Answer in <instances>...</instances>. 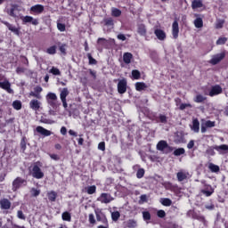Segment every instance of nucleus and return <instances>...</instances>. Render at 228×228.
<instances>
[{"instance_id":"nucleus-1","label":"nucleus","mask_w":228,"mask_h":228,"mask_svg":"<svg viewBox=\"0 0 228 228\" xmlns=\"http://www.w3.org/2000/svg\"><path fill=\"white\" fill-rule=\"evenodd\" d=\"M0 88H2V90H5L7 94H14L13 89H12V84L10 83V80L2 74H0Z\"/></svg>"},{"instance_id":"nucleus-2","label":"nucleus","mask_w":228,"mask_h":228,"mask_svg":"<svg viewBox=\"0 0 228 228\" xmlns=\"http://www.w3.org/2000/svg\"><path fill=\"white\" fill-rule=\"evenodd\" d=\"M40 167H42V162L37 161L32 167V177L35 179H44V172H42Z\"/></svg>"},{"instance_id":"nucleus-3","label":"nucleus","mask_w":228,"mask_h":228,"mask_svg":"<svg viewBox=\"0 0 228 228\" xmlns=\"http://www.w3.org/2000/svg\"><path fill=\"white\" fill-rule=\"evenodd\" d=\"M46 102L51 108L56 110L60 104L58 103V96L54 93H48L46 94Z\"/></svg>"},{"instance_id":"nucleus-4","label":"nucleus","mask_w":228,"mask_h":228,"mask_svg":"<svg viewBox=\"0 0 228 228\" xmlns=\"http://www.w3.org/2000/svg\"><path fill=\"white\" fill-rule=\"evenodd\" d=\"M157 151H160V152H163L164 154H168L174 151V148L169 146L167 141L162 140L158 142Z\"/></svg>"},{"instance_id":"nucleus-5","label":"nucleus","mask_w":228,"mask_h":228,"mask_svg":"<svg viewBox=\"0 0 228 228\" xmlns=\"http://www.w3.org/2000/svg\"><path fill=\"white\" fill-rule=\"evenodd\" d=\"M28 184V182L26 179H23L22 177H16L12 181V191H17V190L22 188V186H26Z\"/></svg>"},{"instance_id":"nucleus-6","label":"nucleus","mask_w":228,"mask_h":228,"mask_svg":"<svg viewBox=\"0 0 228 228\" xmlns=\"http://www.w3.org/2000/svg\"><path fill=\"white\" fill-rule=\"evenodd\" d=\"M98 202H101L102 204H110V202H113L115 199L111 194L108 192H102L100 197L97 198Z\"/></svg>"},{"instance_id":"nucleus-7","label":"nucleus","mask_w":228,"mask_h":228,"mask_svg":"<svg viewBox=\"0 0 228 228\" xmlns=\"http://www.w3.org/2000/svg\"><path fill=\"white\" fill-rule=\"evenodd\" d=\"M225 58V52H223L221 53H216L212 56L211 60L208 61L210 65H218L222 60Z\"/></svg>"},{"instance_id":"nucleus-8","label":"nucleus","mask_w":228,"mask_h":228,"mask_svg":"<svg viewBox=\"0 0 228 228\" xmlns=\"http://www.w3.org/2000/svg\"><path fill=\"white\" fill-rule=\"evenodd\" d=\"M118 92L121 94H126V92H127V79L123 78L118 80Z\"/></svg>"},{"instance_id":"nucleus-9","label":"nucleus","mask_w":228,"mask_h":228,"mask_svg":"<svg viewBox=\"0 0 228 228\" xmlns=\"http://www.w3.org/2000/svg\"><path fill=\"white\" fill-rule=\"evenodd\" d=\"M201 195L205 197H211L215 193V189L211 185H205L203 189L200 190Z\"/></svg>"},{"instance_id":"nucleus-10","label":"nucleus","mask_w":228,"mask_h":228,"mask_svg":"<svg viewBox=\"0 0 228 228\" xmlns=\"http://www.w3.org/2000/svg\"><path fill=\"white\" fill-rule=\"evenodd\" d=\"M17 12H19V5L18 4H12L11 8L6 9V13L9 14L10 17L16 18Z\"/></svg>"},{"instance_id":"nucleus-11","label":"nucleus","mask_w":228,"mask_h":228,"mask_svg":"<svg viewBox=\"0 0 228 228\" xmlns=\"http://www.w3.org/2000/svg\"><path fill=\"white\" fill-rule=\"evenodd\" d=\"M190 177V173L188 171L181 170L176 174V178L179 183H183V181H186Z\"/></svg>"},{"instance_id":"nucleus-12","label":"nucleus","mask_w":228,"mask_h":228,"mask_svg":"<svg viewBox=\"0 0 228 228\" xmlns=\"http://www.w3.org/2000/svg\"><path fill=\"white\" fill-rule=\"evenodd\" d=\"M23 24H32L33 26H38V19L33 18V16H25L22 19Z\"/></svg>"},{"instance_id":"nucleus-13","label":"nucleus","mask_w":228,"mask_h":228,"mask_svg":"<svg viewBox=\"0 0 228 228\" xmlns=\"http://www.w3.org/2000/svg\"><path fill=\"white\" fill-rule=\"evenodd\" d=\"M2 24H4V26H6V28H8L9 31H12V33H14V35H20V30L16 28L15 26L12 25L10 22L8 21H2Z\"/></svg>"},{"instance_id":"nucleus-14","label":"nucleus","mask_w":228,"mask_h":228,"mask_svg":"<svg viewBox=\"0 0 228 228\" xmlns=\"http://www.w3.org/2000/svg\"><path fill=\"white\" fill-rule=\"evenodd\" d=\"M222 94V86L216 85L212 86L211 90L208 93L210 97H215V95H220Z\"/></svg>"},{"instance_id":"nucleus-15","label":"nucleus","mask_w":228,"mask_h":228,"mask_svg":"<svg viewBox=\"0 0 228 228\" xmlns=\"http://www.w3.org/2000/svg\"><path fill=\"white\" fill-rule=\"evenodd\" d=\"M97 222H101L103 225H109L108 218H106V215L102 212H95Z\"/></svg>"},{"instance_id":"nucleus-16","label":"nucleus","mask_w":228,"mask_h":228,"mask_svg":"<svg viewBox=\"0 0 228 228\" xmlns=\"http://www.w3.org/2000/svg\"><path fill=\"white\" fill-rule=\"evenodd\" d=\"M172 35L175 39L179 37V22L177 20H175L172 24Z\"/></svg>"},{"instance_id":"nucleus-17","label":"nucleus","mask_w":228,"mask_h":228,"mask_svg":"<svg viewBox=\"0 0 228 228\" xmlns=\"http://www.w3.org/2000/svg\"><path fill=\"white\" fill-rule=\"evenodd\" d=\"M31 13H36L39 15L40 13L44 12V5L42 4H36L30 7Z\"/></svg>"},{"instance_id":"nucleus-18","label":"nucleus","mask_w":228,"mask_h":228,"mask_svg":"<svg viewBox=\"0 0 228 228\" xmlns=\"http://www.w3.org/2000/svg\"><path fill=\"white\" fill-rule=\"evenodd\" d=\"M36 131L37 133H39V134H42L43 136H51V134H53L51 131L44 128L43 126H37Z\"/></svg>"},{"instance_id":"nucleus-19","label":"nucleus","mask_w":228,"mask_h":228,"mask_svg":"<svg viewBox=\"0 0 228 228\" xmlns=\"http://www.w3.org/2000/svg\"><path fill=\"white\" fill-rule=\"evenodd\" d=\"M137 33L140 37H145L147 35V27L144 24L137 25Z\"/></svg>"},{"instance_id":"nucleus-20","label":"nucleus","mask_w":228,"mask_h":228,"mask_svg":"<svg viewBox=\"0 0 228 228\" xmlns=\"http://www.w3.org/2000/svg\"><path fill=\"white\" fill-rule=\"evenodd\" d=\"M97 191V186L95 185H88L84 188V192L87 193V195H94Z\"/></svg>"},{"instance_id":"nucleus-21","label":"nucleus","mask_w":228,"mask_h":228,"mask_svg":"<svg viewBox=\"0 0 228 228\" xmlns=\"http://www.w3.org/2000/svg\"><path fill=\"white\" fill-rule=\"evenodd\" d=\"M191 129L193 133H199V131H200V122H199V119L195 118L192 120Z\"/></svg>"},{"instance_id":"nucleus-22","label":"nucleus","mask_w":228,"mask_h":228,"mask_svg":"<svg viewBox=\"0 0 228 228\" xmlns=\"http://www.w3.org/2000/svg\"><path fill=\"white\" fill-rule=\"evenodd\" d=\"M154 33L159 40L163 41V40H165V38H167V34L165 33V31H163L159 28L155 29Z\"/></svg>"},{"instance_id":"nucleus-23","label":"nucleus","mask_w":228,"mask_h":228,"mask_svg":"<svg viewBox=\"0 0 228 228\" xmlns=\"http://www.w3.org/2000/svg\"><path fill=\"white\" fill-rule=\"evenodd\" d=\"M29 106L34 111H38V110H40V102H38V100H31Z\"/></svg>"},{"instance_id":"nucleus-24","label":"nucleus","mask_w":228,"mask_h":228,"mask_svg":"<svg viewBox=\"0 0 228 228\" xmlns=\"http://www.w3.org/2000/svg\"><path fill=\"white\" fill-rule=\"evenodd\" d=\"M0 206H1L2 209H10V208H12V203L10 202L9 200L3 199L0 201Z\"/></svg>"},{"instance_id":"nucleus-25","label":"nucleus","mask_w":228,"mask_h":228,"mask_svg":"<svg viewBox=\"0 0 228 228\" xmlns=\"http://www.w3.org/2000/svg\"><path fill=\"white\" fill-rule=\"evenodd\" d=\"M133 60V53H125L123 54V61L126 63V65H129Z\"/></svg>"},{"instance_id":"nucleus-26","label":"nucleus","mask_w":228,"mask_h":228,"mask_svg":"<svg viewBox=\"0 0 228 228\" xmlns=\"http://www.w3.org/2000/svg\"><path fill=\"white\" fill-rule=\"evenodd\" d=\"M215 151H217L219 154H224V152H227L228 151V145L227 144H222L219 146H215L214 147Z\"/></svg>"},{"instance_id":"nucleus-27","label":"nucleus","mask_w":228,"mask_h":228,"mask_svg":"<svg viewBox=\"0 0 228 228\" xmlns=\"http://www.w3.org/2000/svg\"><path fill=\"white\" fill-rule=\"evenodd\" d=\"M202 6H204L202 0H193L191 2L192 10H197L199 8H202Z\"/></svg>"},{"instance_id":"nucleus-28","label":"nucleus","mask_w":228,"mask_h":228,"mask_svg":"<svg viewBox=\"0 0 228 228\" xmlns=\"http://www.w3.org/2000/svg\"><path fill=\"white\" fill-rule=\"evenodd\" d=\"M46 195L50 202H56V198L58 197V193L56 191H50Z\"/></svg>"},{"instance_id":"nucleus-29","label":"nucleus","mask_w":228,"mask_h":228,"mask_svg":"<svg viewBox=\"0 0 228 228\" xmlns=\"http://www.w3.org/2000/svg\"><path fill=\"white\" fill-rule=\"evenodd\" d=\"M69 88L64 87L60 93V99L61 101H67V97L69 96Z\"/></svg>"},{"instance_id":"nucleus-30","label":"nucleus","mask_w":228,"mask_h":228,"mask_svg":"<svg viewBox=\"0 0 228 228\" xmlns=\"http://www.w3.org/2000/svg\"><path fill=\"white\" fill-rule=\"evenodd\" d=\"M147 88H148L147 84H145L143 82L135 83V90H137V92H142V90H147Z\"/></svg>"},{"instance_id":"nucleus-31","label":"nucleus","mask_w":228,"mask_h":228,"mask_svg":"<svg viewBox=\"0 0 228 228\" xmlns=\"http://www.w3.org/2000/svg\"><path fill=\"white\" fill-rule=\"evenodd\" d=\"M157 122H160V124H167L168 122V118L164 114H159L156 118Z\"/></svg>"},{"instance_id":"nucleus-32","label":"nucleus","mask_w":228,"mask_h":228,"mask_svg":"<svg viewBox=\"0 0 228 228\" xmlns=\"http://www.w3.org/2000/svg\"><path fill=\"white\" fill-rule=\"evenodd\" d=\"M194 26L198 29H200V28H203L204 26V20H202V18H196L194 20Z\"/></svg>"},{"instance_id":"nucleus-33","label":"nucleus","mask_w":228,"mask_h":228,"mask_svg":"<svg viewBox=\"0 0 228 228\" xmlns=\"http://www.w3.org/2000/svg\"><path fill=\"white\" fill-rule=\"evenodd\" d=\"M61 218L64 222H71L72 220V216L69 212H63L61 215Z\"/></svg>"},{"instance_id":"nucleus-34","label":"nucleus","mask_w":228,"mask_h":228,"mask_svg":"<svg viewBox=\"0 0 228 228\" xmlns=\"http://www.w3.org/2000/svg\"><path fill=\"white\" fill-rule=\"evenodd\" d=\"M12 108L17 111H19L20 110H22V102L19 100L12 102Z\"/></svg>"},{"instance_id":"nucleus-35","label":"nucleus","mask_w":228,"mask_h":228,"mask_svg":"<svg viewBox=\"0 0 228 228\" xmlns=\"http://www.w3.org/2000/svg\"><path fill=\"white\" fill-rule=\"evenodd\" d=\"M160 203L162 206H166L167 208L172 206V200L167 199V198H163L160 200Z\"/></svg>"},{"instance_id":"nucleus-36","label":"nucleus","mask_w":228,"mask_h":228,"mask_svg":"<svg viewBox=\"0 0 228 228\" xmlns=\"http://www.w3.org/2000/svg\"><path fill=\"white\" fill-rule=\"evenodd\" d=\"M137 225H138V224L134 219H130L126 222V227H128V228H136Z\"/></svg>"},{"instance_id":"nucleus-37","label":"nucleus","mask_w":228,"mask_h":228,"mask_svg":"<svg viewBox=\"0 0 228 228\" xmlns=\"http://www.w3.org/2000/svg\"><path fill=\"white\" fill-rule=\"evenodd\" d=\"M206 100V96L202 95V94H198L196 95V97L194 98V102H204Z\"/></svg>"},{"instance_id":"nucleus-38","label":"nucleus","mask_w":228,"mask_h":228,"mask_svg":"<svg viewBox=\"0 0 228 228\" xmlns=\"http://www.w3.org/2000/svg\"><path fill=\"white\" fill-rule=\"evenodd\" d=\"M224 24H225V20H216V28L222 29L224 28Z\"/></svg>"},{"instance_id":"nucleus-39","label":"nucleus","mask_w":228,"mask_h":228,"mask_svg":"<svg viewBox=\"0 0 228 228\" xmlns=\"http://www.w3.org/2000/svg\"><path fill=\"white\" fill-rule=\"evenodd\" d=\"M184 152H186L184 148H178L174 151V156H183V154H184Z\"/></svg>"},{"instance_id":"nucleus-40","label":"nucleus","mask_w":228,"mask_h":228,"mask_svg":"<svg viewBox=\"0 0 228 228\" xmlns=\"http://www.w3.org/2000/svg\"><path fill=\"white\" fill-rule=\"evenodd\" d=\"M50 74H53V76H61V72L56 67H52L50 69Z\"/></svg>"},{"instance_id":"nucleus-41","label":"nucleus","mask_w":228,"mask_h":228,"mask_svg":"<svg viewBox=\"0 0 228 228\" xmlns=\"http://www.w3.org/2000/svg\"><path fill=\"white\" fill-rule=\"evenodd\" d=\"M111 218L113 222H118V218H120V212L118 211L112 212Z\"/></svg>"},{"instance_id":"nucleus-42","label":"nucleus","mask_w":228,"mask_h":228,"mask_svg":"<svg viewBox=\"0 0 228 228\" xmlns=\"http://www.w3.org/2000/svg\"><path fill=\"white\" fill-rule=\"evenodd\" d=\"M111 12L113 17H120L122 15V11L118 8H112Z\"/></svg>"},{"instance_id":"nucleus-43","label":"nucleus","mask_w":228,"mask_h":228,"mask_svg":"<svg viewBox=\"0 0 228 228\" xmlns=\"http://www.w3.org/2000/svg\"><path fill=\"white\" fill-rule=\"evenodd\" d=\"M145 175V169L143 168H139L137 170V173H136V177L137 179H142V177H143Z\"/></svg>"},{"instance_id":"nucleus-44","label":"nucleus","mask_w":228,"mask_h":228,"mask_svg":"<svg viewBox=\"0 0 228 228\" xmlns=\"http://www.w3.org/2000/svg\"><path fill=\"white\" fill-rule=\"evenodd\" d=\"M208 168L211 172H220V167L215 164H209Z\"/></svg>"},{"instance_id":"nucleus-45","label":"nucleus","mask_w":228,"mask_h":228,"mask_svg":"<svg viewBox=\"0 0 228 228\" xmlns=\"http://www.w3.org/2000/svg\"><path fill=\"white\" fill-rule=\"evenodd\" d=\"M142 218H143L144 222H149V220H151V212L143 211L142 212Z\"/></svg>"},{"instance_id":"nucleus-46","label":"nucleus","mask_w":228,"mask_h":228,"mask_svg":"<svg viewBox=\"0 0 228 228\" xmlns=\"http://www.w3.org/2000/svg\"><path fill=\"white\" fill-rule=\"evenodd\" d=\"M87 58L89 61V65H97V61L92 57V53H87Z\"/></svg>"},{"instance_id":"nucleus-47","label":"nucleus","mask_w":228,"mask_h":228,"mask_svg":"<svg viewBox=\"0 0 228 228\" xmlns=\"http://www.w3.org/2000/svg\"><path fill=\"white\" fill-rule=\"evenodd\" d=\"M47 54H56V45L51 46L46 49Z\"/></svg>"},{"instance_id":"nucleus-48","label":"nucleus","mask_w":228,"mask_h":228,"mask_svg":"<svg viewBox=\"0 0 228 228\" xmlns=\"http://www.w3.org/2000/svg\"><path fill=\"white\" fill-rule=\"evenodd\" d=\"M132 76L134 79H139L141 77L140 71L138 69L132 70Z\"/></svg>"},{"instance_id":"nucleus-49","label":"nucleus","mask_w":228,"mask_h":228,"mask_svg":"<svg viewBox=\"0 0 228 228\" xmlns=\"http://www.w3.org/2000/svg\"><path fill=\"white\" fill-rule=\"evenodd\" d=\"M227 42V37H219L216 41V45H224Z\"/></svg>"},{"instance_id":"nucleus-50","label":"nucleus","mask_w":228,"mask_h":228,"mask_svg":"<svg viewBox=\"0 0 228 228\" xmlns=\"http://www.w3.org/2000/svg\"><path fill=\"white\" fill-rule=\"evenodd\" d=\"M181 135L179 136V134H176L175 142L176 143H183L184 142V135L180 134Z\"/></svg>"},{"instance_id":"nucleus-51","label":"nucleus","mask_w":228,"mask_h":228,"mask_svg":"<svg viewBox=\"0 0 228 228\" xmlns=\"http://www.w3.org/2000/svg\"><path fill=\"white\" fill-rule=\"evenodd\" d=\"M157 216L159 218H165L167 216V213L165 212V210H162V209L158 210L157 211Z\"/></svg>"},{"instance_id":"nucleus-52","label":"nucleus","mask_w":228,"mask_h":228,"mask_svg":"<svg viewBox=\"0 0 228 228\" xmlns=\"http://www.w3.org/2000/svg\"><path fill=\"white\" fill-rule=\"evenodd\" d=\"M57 28H58L59 31L63 33V31H65V29H66V26L63 23L57 22Z\"/></svg>"},{"instance_id":"nucleus-53","label":"nucleus","mask_w":228,"mask_h":228,"mask_svg":"<svg viewBox=\"0 0 228 228\" xmlns=\"http://www.w3.org/2000/svg\"><path fill=\"white\" fill-rule=\"evenodd\" d=\"M186 108H192L191 104L190 103H181L179 106V110L183 111V110H186Z\"/></svg>"},{"instance_id":"nucleus-54","label":"nucleus","mask_w":228,"mask_h":228,"mask_svg":"<svg viewBox=\"0 0 228 228\" xmlns=\"http://www.w3.org/2000/svg\"><path fill=\"white\" fill-rule=\"evenodd\" d=\"M17 217L20 220H26V216L24 215V213L22 212V210H18L17 212Z\"/></svg>"},{"instance_id":"nucleus-55","label":"nucleus","mask_w":228,"mask_h":228,"mask_svg":"<svg viewBox=\"0 0 228 228\" xmlns=\"http://www.w3.org/2000/svg\"><path fill=\"white\" fill-rule=\"evenodd\" d=\"M40 122L42 124H54V121L45 118H41Z\"/></svg>"},{"instance_id":"nucleus-56","label":"nucleus","mask_w":228,"mask_h":228,"mask_svg":"<svg viewBox=\"0 0 228 228\" xmlns=\"http://www.w3.org/2000/svg\"><path fill=\"white\" fill-rule=\"evenodd\" d=\"M30 97H36V99H42V94L37 93V92H30L29 93Z\"/></svg>"},{"instance_id":"nucleus-57","label":"nucleus","mask_w":228,"mask_h":228,"mask_svg":"<svg viewBox=\"0 0 228 228\" xmlns=\"http://www.w3.org/2000/svg\"><path fill=\"white\" fill-rule=\"evenodd\" d=\"M98 149L99 151H106V142H100L98 144Z\"/></svg>"},{"instance_id":"nucleus-58","label":"nucleus","mask_w":228,"mask_h":228,"mask_svg":"<svg viewBox=\"0 0 228 228\" xmlns=\"http://www.w3.org/2000/svg\"><path fill=\"white\" fill-rule=\"evenodd\" d=\"M89 223L92 225L95 224V216H94V214H89Z\"/></svg>"},{"instance_id":"nucleus-59","label":"nucleus","mask_w":228,"mask_h":228,"mask_svg":"<svg viewBox=\"0 0 228 228\" xmlns=\"http://www.w3.org/2000/svg\"><path fill=\"white\" fill-rule=\"evenodd\" d=\"M143 202H147V195L145 194L140 196L139 204H143Z\"/></svg>"},{"instance_id":"nucleus-60","label":"nucleus","mask_w":228,"mask_h":228,"mask_svg":"<svg viewBox=\"0 0 228 228\" xmlns=\"http://www.w3.org/2000/svg\"><path fill=\"white\" fill-rule=\"evenodd\" d=\"M97 44L99 45H106V39L102 37H99L97 40Z\"/></svg>"},{"instance_id":"nucleus-61","label":"nucleus","mask_w":228,"mask_h":228,"mask_svg":"<svg viewBox=\"0 0 228 228\" xmlns=\"http://www.w3.org/2000/svg\"><path fill=\"white\" fill-rule=\"evenodd\" d=\"M206 127H215V121L208 120L205 123Z\"/></svg>"},{"instance_id":"nucleus-62","label":"nucleus","mask_w":228,"mask_h":228,"mask_svg":"<svg viewBox=\"0 0 228 228\" xmlns=\"http://www.w3.org/2000/svg\"><path fill=\"white\" fill-rule=\"evenodd\" d=\"M31 193H32L33 197H38V195H40V190H37V189L33 188L31 190Z\"/></svg>"},{"instance_id":"nucleus-63","label":"nucleus","mask_w":228,"mask_h":228,"mask_svg":"<svg viewBox=\"0 0 228 228\" xmlns=\"http://www.w3.org/2000/svg\"><path fill=\"white\" fill-rule=\"evenodd\" d=\"M105 26H113V19L109 18L104 20Z\"/></svg>"},{"instance_id":"nucleus-64","label":"nucleus","mask_w":228,"mask_h":228,"mask_svg":"<svg viewBox=\"0 0 228 228\" xmlns=\"http://www.w3.org/2000/svg\"><path fill=\"white\" fill-rule=\"evenodd\" d=\"M117 38H118V40H121V42H126V35H124V34H118L117 36Z\"/></svg>"}]
</instances>
